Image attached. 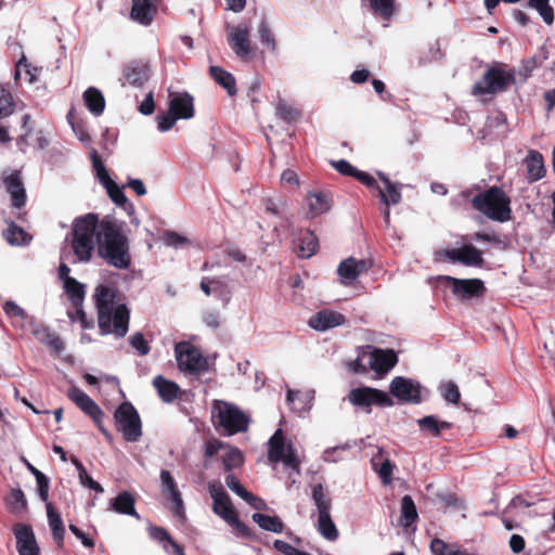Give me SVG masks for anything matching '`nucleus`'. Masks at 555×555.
Here are the masks:
<instances>
[{
	"mask_svg": "<svg viewBox=\"0 0 555 555\" xmlns=\"http://www.w3.org/2000/svg\"><path fill=\"white\" fill-rule=\"evenodd\" d=\"M124 222L111 217L100 221L96 233L98 255L109 266L126 270L131 266L129 240L124 231Z\"/></svg>",
	"mask_w": 555,
	"mask_h": 555,
	"instance_id": "nucleus-1",
	"label": "nucleus"
},
{
	"mask_svg": "<svg viewBox=\"0 0 555 555\" xmlns=\"http://www.w3.org/2000/svg\"><path fill=\"white\" fill-rule=\"evenodd\" d=\"M116 297L117 291L104 284L96 286L93 295L101 334L114 333L116 337L121 338L129 328L130 311L124 304L114 307Z\"/></svg>",
	"mask_w": 555,
	"mask_h": 555,
	"instance_id": "nucleus-2",
	"label": "nucleus"
},
{
	"mask_svg": "<svg viewBox=\"0 0 555 555\" xmlns=\"http://www.w3.org/2000/svg\"><path fill=\"white\" fill-rule=\"evenodd\" d=\"M100 221L98 215L92 212L74 220L70 245L79 261H90L96 243V233L100 230Z\"/></svg>",
	"mask_w": 555,
	"mask_h": 555,
	"instance_id": "nucleus-3",
	"label": "nucleus"
},
{
	"mask_svg": "<svg viewBox=\"0 0 555 555\" xmlns=\"http://www.w3.org/2000/svg\"><path fill=\"white\" fill-rule=\"evenodd\" d=\"M470 203L475 210L493 221L506 222L512 218L511 198L496 185L479 192Z\"/></svg>",
	"mask_w": 555,
	"mask_h": 555,
	"instance_id": "nucleus-4",
	"label": "nucleus"
},
{
	"mask_svg": "<svg viewBox=\"0 0 555 555\" xmlns=\"http://www.w3.org/2000/svg\"><path fill=\"white\" fill-rule=\"evenodd\" d=\"M214 414L217 417L218 426L222 429V435L233 436L238 433L247 431L249 427V417L237 405L216 401L214 404Z\"/></svg>",
	"mask_w": 555,
	"mask_h": 555,
	"instance_id": "nucleus-5",
	"label": "nucleus"
},
{
	"mask_svg": "<svg viewBox=\"0 0 555 555\" xmlns=\"http://www.w3.org/2000/svg\"><path fill=\"white\" fill-rule=\"evenodd\" d=\"M312 499L318 508V530L328 541L337 540L339 533L331 518L332 500L321 483L312 488Z\"/></svg>",
	"mask_w": 555,
	"mask_h": 555,
	"instance_id": "nucleus-6",
	"label": "nucleus"
},
{
	"mask_svg": "<svg viewBox=\"0 0 555 555\" xmlns=\"http://www.w3.org/2000/svg\"><path fill=\"white\" fill-rule=\"evenodd\" d=\"M515 82L514 70L490 67L482 79L473 86L474 95L494 94L506 91Z\"/></svg>",
	"mask_w": 555,
	"mask_h": 555,
	"instance_id": "nucleus-7",
	"label": "nucleus"
},
{
	"mask_svg": "<svg viewBox=\"0 0 555 555\" xmlns=\"http://www.w3.org/2000/svg\"><path fill=\"white\" fill-rule=\"evenodd\" d=\"M116 428L125 440L134 442L142 436L141 418L132 403L125 401L114 413Z\"/></svg>",
	"mask_w": 555,
	"mask_h": 555,
	"instance_id": "nucleus-8",
	"label": "nucleus"
},
{
	"mask_svg": "<svg viewBox=\"0 0 555 555\" xmlns=\"http://www.w3.org/2000/svg\"><path fill=\"white\" fill-rule=\"evenodd\" d=\"M176 359L180 371L190 374H199L207 370V360L201 350L190 341H180L175 346Z\"/></svg>",
	"mask_w": 555,
	"mask_h": 555,
	"instance_id": "nucleus-9",
	"label": "nucleus"
},
{
	"mask_svg": "<svg viewBox=\"0 0 555 555\" xmlns=\"http://www.w3.org/2000/svg\"><path fill=\"white\" fill-rule=\"evenodd\" d=\"M369 357V366L378 375L387 374L398 363L393 349H380L371 345L360 347V358Z\"/></svg>",
	"mask_w": 555,
	"mask_h": 555,
	"instance_id": "nucleus-10",
	"label": "nucleus"
},
{
	"mask_svg": "<svg viewBox=\"0 0 555 555\" xmlns=\"http://www.w3.org/2000/svg\"><path fill=\"white\" fill-rule=\"evenodd\" d=\"M67 397L76 403V405L88 416L92 418L99 430L107 438H111L109 433L104 428L102 418L104 416L103 411L99 404L91 399L86 392L77 387L68 389Z\"/></svg>",
	"mask_w": 555,
	"mask_h": 555,
	"instance_id": "nucleus-11",
	"label": "nucleus"
},
{
	"mask_svg": "<svg viewBox=\"0 0 555 555\" xmlns=\"http://www.w3.org/2000/svg\"><path fill=\"white\" fill-rule=\"evenodd\" d=\"M421 384L403 376H396L389 385V392L399 402L418 404L422 402Z\"/></svg>",
	"mask_w": 555,
	"mask_h": 555,
	"instance_id": "nucleus-12",
	"label": "nucleus"
},
{
	"mask_svg": "<svg viewBox=\"0 0 555 555\" xmlns=\"http://www.w3.org/2000/svg\"><path fill=\"white\" fill-rule=\"evenodd\" d=\"M349 401L356 406L369 408L373 404L378 406H392L393 400L383 390L371 387H358L349 391Z\"/></svg>",
	"mask_w": 555,
	"mask_h": 555,
	"instance_id": "nucleus-13",
	"label": "nucleus"
},
{
	"mask_svg": "<svg viewBox=\"0 0 555 555\" xmlns=\"http://www.w3.org/2000/svg\"><path fill=\"white\" fill-rule=\"evenodd\" d=\"M446 282L451 286L452 294L461 299L468 300L472 298L482 297L487 288L480 279H457L446 276Z\"/></svg>",
	"mask_w": 555,
	"mask_h": 555,
	"instance_id": "nucleus-14",
	"label": "nucleus"
},
{
	"mask_svg": "<svg viewBox=\"0 0 555 555\" xmlns=\"http://www.w3.org/2000/svg\"><path fill=\"white\" fill-rule=\"evenodd\" d=\"M228 41L234 53L243 61H250L255 51L249 39V27L246 24H240L230 28Z\"/></svg>",
	"mask_w": 555,
	"mask_h": 555,
	"instance_id": "nucleus-15",
	"label": "nucleus"
},
{
	"mask_svg": "<svg viewBox=\"0 0 555 555\" xmlns=\"http://www.w3.org/2000/svg\"><path fill=\"white\" fill-rule=\"evenodd\" d=\"M208 490L214 501V513L228 522L236 514L229 494L221 485L215 482L208 483Z\"/></svg>",
	"mask_w": 555,
	"mask_h": 555,
	"instance_id": "nucleus-16",
	"label": "nucleus"
},
{
	"mask_svg": "<svg viewBox=\"0 0 555 555\" xmlns=\"http://www.w3.org/2000/svg\"><path fill=\"white\" fill-rule=\"evenodd\" d=\"M162 492L172 503V513L177 517H184V504L175 478L169 470L160 472Z\"/></svg>",
	"mask_w": 555,
	"mask_h": 555,
	"instance_id": "nucleus-17",
	"label": "nucleus"
},
{
	"mask_svg": "<svg viewBox=\"0 0 555 555\" xmlns=\"http://www.w3.org/2000/svg\"><path fill=\"white\" fill-rule=\"evenodd\" d=\"M369 268L370 264L366 260H358L353 257H349L339 263L337 274L344 285H350L362 273L366 272Z\"/></svg>",
	"mask_w": 555,
	"mask_h": 555,
	"instance_id": "nucleus-18",
	"label": "nucleus"
},
{
	"mask_svg": "<svg viewBox=\"0 0 555 555\" xmlns=\"http://www.w3.org/2000/svg\"><path fill=\"white\" fill-rule=\"evenodd\" d=\"M151 76V69L146 62L134 60L127 63L122 68V77L134 87L143 86Z\"/></svg>",
	"mask_w": 555,
	"mask_h": 555,
	"instance_id": "nucleus-19",
	"label": "nucleus"
},
{
	"mask_svg": "<svg viewBox=\"0 0 555 555\" xmlns=\"http://www.w3.org/2000/svg\"><path fill=\"white\" fill-rule=\"evenodd\" d=\"M157 14V0H132L130 17L143 25L149 26Z\"/></svg>",
	"mask_w": 555,
	"mask_h": 555,
	"instance_id": "nucleus-20",
	"label": "nucleus"
},
{
	"mask_svg": "<svg viewBox=\"0 0 555 555\" xmlns=\"http://www.w3.org/2000/svg\"><path fill=\"white\" fill-rule=\"evenodd\" d=\"M378 179L384 183V189H382L378 184L377 188H372L378 192V197L383 204L386 206L397 205L401 202V184L393 183L390 181L387 175L382 171L377 172Z\"/></svg>",
	"mask_w": 555,
	"mask_h": 555,
	"instance_id": "nucleus-21",
	"label": "nucleus"
},
{
	"mask_svg": "<svg viewBox=\"0 0 555 555\" xmlns=\"http://www.w3.org/2000/svg\"><path fill=\"white\" fill-rule=\"evenodd\" d=\"M5 189L11 196L12 206L21 209L26 203V190L18 171L12 172L3 180Z\"/></svg>",
	"mask_w": 555,
	"mask_h": 555,
	"instance_id": "nucleus-22",
	"label": "nucleus"
},
{
	"mask_svg": "<svg viewBox=\"0 0 555 555\" xmlns=\"http://www.w3.org/2000/svg\"><path fill=\"white\" fill-rule=\"evenodd\" d=\"M345 321L341 313L324 309L310 318L309 325L317 331H326L344 324Z\"/></svg>",
	"mask_w": 555,
	"mask_h": 555,
	"instance_id": "nucleus-23",
	"label": "nucleus"
},
{
	"mask_svg": "<svg viewBox=\"0 0 555 555\" xmlns=\"http://www.w3.org/2000/svg\"><path fill=\"white\" fill-rule=\"evenodd\" d=\"M169 108L178 119H190L195 114L194 99L188 92L178 93L170 99Z\"/></svg>",
	"mask_w": 555,
	"mask_h": 555,
	"instance_id": "nucleus-24",
	"label": "nucleus"
},
{
	"mask_svg": "<svg viewBox=\"0 0 555 555\" xmlns=\"http://www.w3.org/2000/svg\"><path fill=\"white\" fill-rule=\"evenodd\" d=\"M332 166L343 176L352 177L366 188H377V181L373 176L365 171H361L352 166L348 160L340 159L331 163Z\"/></svg>",
	"mask_w": 555,
	"mask_h": 555,
	"instance_id": "nucleus-25",
	"label": "nucleus"
},
{
	"mask_svg": "<svg viewBox=\"0 0 555 555\" xmlns=\"http://www.w3.org/2000/svg\"><path fill=\"white\" fill-rule=\"evenodd\" d=\"M109 507L118 514L140 518L135 511V498L128 491H122L112 499L109 501Z\"/></svg>",
	"mask_w": 555,
	"mask_h": 555,
	"instance_id": "nucleus-26",
	"label": "nucleus"
},
{
	"mask_svg": "<svg viewBox=\"0 0 555 555\" xmlns=\"http://www.w3.org/2000/svg\"><path fill=\"white\" fill-rule=\"evenodd\" d=\"M152 384L164 402L171 403L179 398L181 391L179 385L163 375L155 376Z\"/></svg>",
	"mask_w": 555,
	"mask_h": 555,
	"instance_id": "nucleus-27",
	"label": "nucleus"
},
{
	"mask_svg": "<svg viewBox=\"0 0 555 555\" xmlns=\"http://www.w3.org/2000/svg\"><path fill=\"white\" fill-rule=\"evenodd\" d=\"M527 178L529 182H535L545 176L543 156L535 150H530L525 158Z\"/></svg>",
	"mask_w": 555,
	"mask_h": 555,
	"instance_id": "nucleus-28",
	"label": "nucleus"
},
{
	"mask_svg": "<svg viewBox=\"0 0 555 555\" xmlns=\"http://www.w3.org/2000/svg\"><path fill=\"white\" fill-rule=\"evenodd\" d=\"M36 339L46 345L55 353H61L64 350V343L61 337L52 332L48 326L39 325L33 330Z\"/></svg>",
	"mask_w": 555,
	"mask_h": 555,
	"instance_id": "nucleus-29",
	"label": "nucleus"
},
{
	"mask_svg": "<svg viewBox=\"0 0 555 555\" xmlns=\"http://www.w3.org/2000/svg\"><path fill=\"white\" fill-rule=\"evenodd\" d=\"M306 203L309 208V215L313 218L330 210L332 198L330 194L323 192L309 193L306 197Z\"/></svg>",
	"mask_w": 555,
	"mask_h": 555,
	"instance_id": "nucleus-30",
	"label": "nucleus"
},
{
	"mask_svg": "<svg viewBox=\"0 0 555 555\" xmlns=\"http://www.w3.org/2000/svg\"><path fill=\"white\" fill-rule=\"evenodd\" d=\"M418 428L422 433L433 437H439L446 429L452 428L453 424L446 421H439L436 415H426L417 420Z\"/></svg>",
	"mask_w": 555,
	"mask_h": 555,
	"instance_id": "nucleus-31",
	"label": "nucleus"
},
{
	"mask_svg": "<svg viewBox=\"0 0 555 555\" xmlns=\"http://www.w3.org/2000/svg\"><path fill=\"white\" fill-rule=\"evenodd\" d=\"M210 77L222 88H224L230 96H234L237 92L234 76L220 66L209 67Z\"/></svg>",
	"mask_w": 555,
	"mask_h": 555,
	"instance_id": "nucleus-32",
	"label": "nucleus"
},
{
	"mask_svg": "<svg viewBox=\"0 0 555 555\" xmlns=\"http://www.w3.org/2000/svg\"><path fill=\"white\" fill-rule=\"evenodd\" d=\"M268 460L270 463H278L286 452L285 437L282 429H278L269 439L268 442Z\"/></svg>",
	"mask_w": 555,
	"mask_h": 555,
	"instance_id": "nucleus-33",
	"label": "nucleus"
},
{
	"mask_svg": "<svg viewBox=\"0 0 555 555\" xmlns=\"http://www.w3.org/2000/svg\"><path fill=\"white\" fill-rule=\"evenodd\" d=\"M85 104L88 109L95 116H100L105 108V99L100 90L89 87L83 92Z\"/></svg>",
	"mask_w": 555,
	"mask_h": 555,
	"instance_id": "nucleus-34",
	"label": "nucleus"
},
{
	"mask_svg": "<svg viewBox=\"0 0 555 555\" xmlns=\"http://www.w3.org/2000/svg\"><path fill=\"white\" fill-rule=\"evenodd\" d=\"M298 242L300 257L309 258L317 253L319 247V241L313 232L309 230L302 232L298 238Z\"/></svg>",
	"mask_w": 555,
	"mask_h": 555,
	"instance_id": "nucleus-35",
	"label": "nucleus"
},
{
	"mask_svg": "<svg viewBox=\"0 0 555 555\" xmlns=\"http://www.w3.org/2000/svg\"><path fill=\"white\" fill-rule=\"evenodd\" d=\"M251 518L263 530L274 533H281L284 530V524L278 516L255 513Z\"/></svg>",
	"mask_w": 555,
	"mask_h": 555,
	"instance_id": "nucleus-36",
	"label": "nucleus"
},
{
	"mask_svg": "<svg viewBox=\"0 0 555 555\" xmlns=\"http://www.w3.org/2000/svg\"><path fill=\"white\" fill-rule=\"evenodd\" d=\"M460 262L468 267H481L482 254L475 246L466 244L461 247Z\"/></svg>",
	"mask_w": 555,
	"mask_h": 555,
	"instance_id": "nucleus-37",
	"label": "nucleus"
},
{
	"mask_svg": "<svg viewBox=\"0 0 555 555\" xmlns=\"http://www.w3.org/2000/svg\"><path fill=\"white\" fill-rule=\"evenodd\" d=\"M418 519L416 505L410 495L401 499V522L404 527H410Z\"/></svg>",
	"mask_w": 555,
	"mask_h": 555,
	"instance_id": "nucleus-38",
	"label": "nucleus"
},
{
	"mask_svg": "<svg viewBox=\"0 0 555 555\" xmlns=\"http://www.w3.org/2000/svg\"><path fill=\"white\" fill-rule=\"evenodd\" d=\"M3 236L11 245L27 244L31 236L21 227L16 225L13 221L10 222L8 229L3 232Z\"/></svg>",
	"mask_w": 555,
	"mask_h": 555,
	"instance_id": "nucleus-39",
	"label": "nucleus"
},
{
	"mask_svg": "<svg viewBox=\"0 0 555 555\" xmlns=\"http://www.w3.org/2000/svg\"><path fill=\"white\" fill-rule=\"evenodd\" d=\"M64 288L74 306H78L85 298V286L74 278H67L64 281Z\"/></svg>",
	"mask_w": 555,
	"mask_h": 555,
	"instance_id": "nucleus-40",
	"label": "nucleus"
},
{
	"mask_svg": "<svg viewBox=\"0 0 555 555\" xmlns=\"http://www.w3.org/2000/svg\"><path fill=\"white\" fill-rule=\"evenodd\" d=\"M16 103L10 89L0 83V119L11 116L15 111Z\"/></svg>",
	"mask_w": 555,
	"mask_h": 555,
	"instance_id": "nucleus-41",
	"label": "nucleus"
},
{
	"mask_svg": "<svg viewBox=\"0 0 555 555\" xmlns=\"http://www.w3.org/2000/svg\"><path fill=\"white\" fill-rule=\"evenodd\" d=\"M14 534L16 538V547L35 545L36 538L33 528L29 525L17 524L14 526Z\"/></svg>",
	"mask_w": 555,
	"mask_h": 555,
	"instance_id": "nucleus-42",
	"label": "nucleus"
},
{
	"mask_svg": "<svg viewBox=\"0 0 555 555\" xmlns=\"http://www.w3.org/2000/svg\"><path fill=\"white\" fill-rule=\"evenodd\" d=\"M7 504L11 512L18 513L27 507V501L21 489H11L7 496Z\"/></svg>",
	"mask_w": 555,
	"mask_h": 555,
	"instance_id": "nucleus-43",
	"label": "nucleus"
},
{
	"mask_svg": "<svg viewBox=\"0 0 555 555\" xmlns=\"http://www.w3.org/2000/svg\"><path fill=\"white\" fill-rule=\"evenodd\" d=\"M528 5L539 12L545 24L554 23V11L550 5V0H528Z\"/></svg>",
	"mask_w": 555,
	"mask_h": 555,
	"instance_id": "nucleus-44",
	"label": "nucleus"
},
{
	"mask_svg": "<svg viewBox=\"0 0 555 555\" xmlns=\"http://www.w3.org/2000/svg\"><path fill=\"white\" fill-rule=\"evenodd\" d=\"M276 115L284 121L291 124L300 117V111L284 100H280L276 104Z\"/></svg>",
	"mask_w": 555,
	"mask_h": 555,
	"instance_id": "nucleus-45",
	"label": "nucleus"
},
{
	"mask_svg": "<svg viewBox=\"0 0 555 555\" xmlns=\"http://www.w3.org/2000/svg\"><path fill=\"white\" fill-rule=\"evenodd\" d=\"M439 391L442 396V398L452 404H459L461 400V392L459 390L457 385L452 382H446L439 387Z\"/></svg>",
	"mask_w": 555,
	"mask_h": 555,
	"instance_id": "nucleus-46",
	"label": "nucleus"
},
{
	"mask_svg": "<svg viewBox=\"0 0 555 555\" xmlns=\"http://www.w3.org/2000/svg\"><path fill=\"white\" fill-rule=\"evenodd\" d=\"M259 39L262 46L267 47L268 50L275 52L276 51V40L271 31L269 24L267 21H261L259 25Z\"/></svg>",
	"mask_w": 555,
	"mask_h": 555,
	"instance_id": "nucleus-47",
	"label": "nucleus"
},
{
	"mask_svg": "<svg viewBox=\"0 0 555 555\" xmlns=\"http://www.w3.org/2000/svg\"><path fill=\"white\" fill-rule=\"evenodd\" d=\"M546 59H547L546 51L544 49H541V52L539 55H534L531 59L522 61V65L519 70V74L524 78H528L529 76H531V73L533 72V69L537 68L538 66H540L542 64V62Z\"/></svg>",
	"mask_w": 555,
	"mask_h": 555,
	"instance_id": "nucleus-48",
	"label": "nucleus"
},
{
	"mask_svg": "<svg viewBox=\"0 0 555 555\" xmlns=\"http://www.w3.org/2000/svg\"><path fill=\"white\" fill-rule=\"evenodd\" d=\"M225 483L241 499H243V500H248V499L253 500L254 499V494L251 492L247 491L243 487V485L241 483V481L238 480V478L235 475L229 474L225 477Z\"/></svg>",
	"mask_w": 555,
	"mask_h": 555,
	"instance_id": "nucleus-49",
	"label": "nucleus"
},
{
	"mask_svg": "<svg viewBox=\"0 0 555 555\" xmlns=\"http://www.w3.org/2000/svg\"><path fill=\"white\" fill-rule=\"evenodd\" d=\"M105 186L109 198L118 206H125L127 203V197L124 191L111 179L107 182L103 183Z\"/></svg>",
	"mask_w": 555,
	"mask_h": 555,
	"instance_id": "nucleus-50",
	"label": "nucleus"
},
{
	"mask_svg": "<svg viewBox=\"0 0 555 555\" xmlns=\"http://www.w3.org/2000/svg\"><path fill=\"white\" fill-rule=\"evenodd\" d=\"M370 5L383 18H389L393 14V0H370Z\"/></svg>",
	"mask_w": 555,
	"mask_h": 555,
	"instance_id": "nucleus-51",
	"label": "nucleus"
},
{
	"mask_svg": "<svg viewBox=\"0 0 555 555\" xmlns=\"http://www.w3.org/2000/svg\"><path fill=\"white\" fill-rule=\"evenodd\" d=\"M90 158L92 162V167L96 173V177L101 181V183L103 184V183L107 182L108 180H111V177H109L100 155L98 154L96 150H92L90 152Z\"/></svg>",
	"mask_w": 555,
	"mask_h": 555,
	"instance_id": "nucleus-52",
	"label": "nucleus"
},
{
	"mask_svg": "<svg viewBox=\"0 0 555 555\" xmlns=\"http://www.w3.org/2000/svg\"><path fill=\"white\" fill-rule=\"evenodd\" d=\"M244 462L242 452L238 449H231L222 460L225 472L240 467Z\"/></svg>",
	"mask_w": 555,
	"mask_h": 555,
	"instance_id": "nucleus-53",
	"label": "nucleus"
},
{
	"mask_svg": "<svg viewBox=\"0 0 555 555\" xmlns=\"http://www.w3.org/2000/svg\"><path fill=\"white\" fill-rule=\"evenodd\" d=\"M162 240L167 246H172L175 248L190 244V241L188 237H185L175 231H169V230L164 231Z\"/></svg>",
	"mask_w": 555,
	"mask_h": 555,
	"instance_id": "nucleus-54",
	"label": "nucleus"
},
{
	"mask_svg": "<svg viewBox=\"0 0 555 555\" xmlns=\"http://www.w3.org/2000/svg\"><path fill=\"white\" fill-rule=\"evenodd\" d=\"M129 344L133 349L138 351L140 356H146L151 350L149 341L140 332H135L134 334L131 335Z\"/></svg>",
	"mask_w": 555,
	"mask_h": 555,
	"instance_id": "nucleus-55",
	"label": "nucleus"
},
{
	"mask_svg": "<svg viewBox=\"0 0 555 555\" xmlns=\"http://www.w3.org/2000/svg\"><path fill=\"white\" fill-rule=\"evenodd\" d=\"M157 119V127L160 131H168L170 130L178 118L176 115L169 109L168 112L159 113L156 117Z\"/></svg>",
	"mask_w": 555,
	"mask_h": 555,
	"instance_id": "nucleus-56",
	"label": "nucleus"
},
{
	"mask_svg": "<svg viewBox=\"0 0 555 555\" xmlns=\"http://www.w3.org/2000/svg\"><path fill=\"white\" fill-rule=\"evenodd\" d=\"M228 524L235 529L240 535L247 539H255L251 530L240 518L237 513L228 521Z\"/></svg>",
	"mask_w": 555,
	"mask_h": 555,
	"instance_id": "nucleus-57",
	"label": "nucleus"
},
{
	"mask_svg": "<svg viewBox=\"0 0 555 555\" xmlns=\"http://www.w3.org/2000/svg\"><path fill=\"white\" fill-rule=\"evenodd\" d=\"M2 308L4 313L10 318H17L20 320H24L26 318L25 310L12 300H7Z\"/></svg>",
	"mask_w": 555,
	"mask_h": 555,
	"instance_id": "nucleus-58",
	"label": "nucleus"
},
{
	"mask_svg": "<svg viewBox=\"0 0 555 555\" xmlns=\"http://www.w3.org/2000/svg\"><path fill=\"white\" fill-rule=\"evenodd\" d=\"M47 516L51 530L65 528L61 515L55 511L52 503H47Z\"/></svg>",
	"mask_w": 555,
	"mask_h": 555,
	"instance_id": "nucleus-59",
	"label": "nucleus"
},
{
	"mask_svg": "<svg viewBox=\"0 0 555 555\" xmlns=\"http://www.w3.org/2000/svg\"><path fill=\"white\" fill-rule=\"evenodd\" d=\"M280 462H283L286 467L292 469H299V461L297 459L296 451L291 443L287 446L286 452L283 454Z\"/></svg>",
	"mask_w": 555,
	"mask_h": 555,
	"instance_id": "nucleus-60",
	"label": "nucleus"
},
{
	"mask_svg": "<svg viewBox=\"0 0 555 555\" xmlns=\"http://www.w3.org/2000/svg\"><path fill=\"white\" fill-rule=\"evenodd\" d=\"M224 286V284L218 279H209L203 278L199 284L201 289L205 293V295L209 296L212 289L219 291Z\"/></svg>",
	"mask_w": 555,
	"mask_h": 555,
	"instance_id": "nucleus-61",
	"label": "nucleus"
},
{
	"mask_svg": "<svg viewBox=\"0 0 555 555\" xmlns=\"http://www.w3.org/2000/svg\"><path fill=\"white\" fill-rule=\"evenodd\" d=\"M37 487H38V495L41 501L48 502L49 499V479L44 474H37Z\"/></svg>",
	"mask_w": 555,
	"mask_h": 555,
	"instance_id": "nucleus-62",
	"label": "nucleus"
},
{
	"mask_svg": "<svg viewBox=\"0 0 555 555\" xmlns=\"http://www.w3.org/2000/svg\"><path fill=\"white\" fill-rule=\"evenodd\" d=\"M150 535L159 541V542H168L173 547V543H177L171 535L168 533V531L162 527L152 526L150 527Z\"/></svg>",
	"mask_w": 555,
	"mask_h": 555,
	"instance_id": "nucleus-63",
	"label": "nucleus"
},
{
	"mask_svg": "<svg viewBox=\"0 0 555 555\" xmlns=\"http://www.w3.org/2000/svg\"><path fill=\"white\" fill-rule=\"evenodd\" d=\"M393 468H395V465L390 462V460H385L382 463V465L378 469V475L384 485H388L391 482Z\"/></svg>",
	"mask_w": 555,
	"mask_h": 555,
	"instance_id": "nucleus-64",
	"label": "nucleus"
}]
</instances>
